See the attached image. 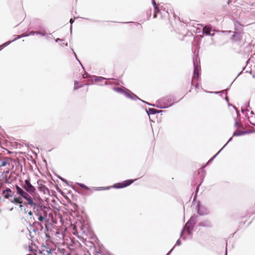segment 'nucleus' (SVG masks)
Masks as SVG:
<instances>
[{"instance_id": "obj_15", "label": "nucleus", "mask_w": 255, "mask_h": 255, "mask_svg": "<svg viewBox=\"0 0 255 255\" xmlns=\"http://www.w3.org/2000/svg\"><path fill=\"white\" fill-rule=\"evenodd\" d=\"M21 211L23 212L26 213L28 212V210L27 207H25L24 205L20 204L19 207Z\"/></svg>"}, {"instance_id": "obj_12", "label": "nucleus", "mask_w": 255, "mask_h": 255, "mask_svg": "<svg viewBox=\"0 0 255 255\" xmlns=\"http://www.w3.org/2000/svg\"><path fill=\"white\" fill-rule=\"evenodd\" d=\"M28 250L29 251V253L26 255H37V251H38V250H36L35 249H33L32 247L29 246Z\"/></svg>"}, {"instance_id": "obj_9", "label": "nucleus", "mask_w": 255, "mask_h": 255, "mask_svg": "<svg viewBox=\"0 0 255 255\" xmlns=\"http://www.w3.org/2000/svg\"><path fill=\"white\" fill-rule=\"evenodd\" d=\"M242 38V35L238 32H235L233 35V39L235 41H240Z\"/></svg>"}, {"instance_id": "obj_29", "label": "nucleus", "mask_w": 255, "mask_h": 255, "mask_svg": "<svg viewBox=\"0 0 255 255\" xmlns=\"http://www.w3.org/2000/svg\"><path fill=\"white\" fill-rule=\"evenodd\" d=\"M188 223H187L186 224V226H188Z\"/></svg>"}, {"instance_id": "obj_6", "label": "nucleus", "mask_w": 255, "mask_h": 255, "mask_svg": "<svg viewBox=\"0 0 255 255\" xmlns=\"http://www.w3.org/2000/svg\"><path fill=\"white\" fill-rule=\"evenodd\" d=\"M14 192L9 188H6L5 190L2 191V194L5 199H9L13 196Z\"/></svg>"}, {"instance_id": "obj_22", "label": "nucleus", "mask_w": 255, "mask_h": 255, "mask_svg": "<svg viewBox=\"0 0 255 255\" xmlns=\"http://www.w3.org/2000/svg\"><path fill=\"white\" fill-rule=\"evenodd\" d=\"M78 185L81 187H82V188L83 189H85L86 190H89L90 188L87 187L86 185H85V184H82V183H79Z\"/></svg>"}, {"instance_id": "obj_7", "label": "nucleus", "mask_w": 255, "mask_h": 255, "mask_svg": "<svg viewBox=\"0 0 255 255\" xmlns=\"http://www.w3.org/2000/svg\"><path fill=\"white\" fill-rule=\"evenodd\" d=\"M199 77V69L197 65H194V73L192 80V83L193 84L194 79H198Z\"/></svg>"}, {"instance_id": "obj_23", "label": "nucleus", "mask_w": 255, "mask_h": 255, "mask_svg": "<svg viewBox=\"0 0 255 255\" xmlns=\"http://www.w3.org/2000/svg\"><path fill=\"white\" fill-rule=\"evenodd\" d=\"M199 83H196L195 84V91L196 92V93H198L199 92Z\"/></svg>"}, {"instance_id": "obj_4", "label": "nucleus", "mask_w": 255, "mask_h": 255, "mask_svg": "<svg viewBox=\"0 0 255 255\" xmlns=\"http://www.w3.org/2000/svg\"><path fill=\"white\" fill-rule=\"evenodd\" d=\"M23 198L27 201V203L25 204L26 205H29L33 207L34 209H37V207L39 208V206H38V204L36 203L33 202L31 196L28 193H27Z\"/></svg>"}, {"instance_id": "obj_19", "label": "nucleus", "mask_w": 255, "mask_h": 255, "mask_svg": "<svg viewBox=\"0 0 255 255\" xmlns=\"http://www.w3.org/2000/svg\"><path fill=\"white\" fill-rule=\"evenodd\" d=\"M160 11L159 8L157 6H155L154 7V13L153 14V18H156L157 17V14Z\"/></svg>"}, {"instance_id": "obj_26", "label": "nucleus", "mask_w": 255, "mask_h": 255, "mask_svg": "<svg viewBox=\"0 0 255 255\" xmlns=\"http://www.w3.org/2000/svg\"><path fill=\"white\" fill-rule=\"evenodd\" d=\"M74 21V20L72 18H71L70 20V23L72 24Z\"/></svg>"}, {"instance_id": "obj_1", "label": "nucleus", "mask_w": 255, "mask_h": 255, "mask_svg": "<svg viewBox=\"0 0 255 255\" xmlns=\"http://www.w3.org/2000/svg\"><path fill=\"white\" fill-rule=\"evenodd\" d=\"M45 207L39 206L36 209V211H34L36 216H38V220L40 222H43L44 219L47 216V212L45 210Z\"/></svg>"}, {"instance_id": "obj_13", "label": "nucleus", "mask_w": 255, "mask_h": 255, "mask_svg": "<svg viewBox=\"0 0 255 255\" xmlns=\"http://www.w3.org/2000/svg\"><path fill=\"white\" fill-rule=\"evenodd\" d=\"M11 202L14 204H21L22 203V199L20 197H14Z\"/></svg>"}, {"instance_id": "obj_11", "label": "nucleus", "mask_w": 255, "mask_h": 255, "mask_svg": "<svg viewBox=\"0 0 255 255\" xmlns=\"http://www.w3.org/2000/svg\"><path fill=\"white\" fill-rule=\"evenodd\" d=\"M28 216L29 217V222L33 224L36 223L34 218L32 216V212L31 210L28 211Z\"/></svg>"}, {"instance_id": "obj_24", "label": "nucleus", "mask_w": 255, "mask_h": 255, "mask_svg": "<svg viewBox=\"0 0 255 255\" xmlns=\"http://www.w3.org/2000/svg\"><path fill=\"white\" fill-rule=\"evenodd\" d=\"M152 3H153V4L154 5V7H155V6H157V5H156V2H155V1L154 0H153Z\"/></svg>"}, {"instance_id": "obj_17", "label": "nucleus", "mask_w": 255, "mask_h": 255, "mask_svg": "<svg viewBox=\"0 0 255 255\" xmlns=\"http://www.w3.org/2000/svg\"><path fill=\"white\" fill-rule=\"evenodd\" d=\"M36 34L37 35L39 34L41 36H44L45 34V33L43 31H31L30 33V34Z\"/></svg>"}, {"instance_id": "obj_20", "label": "nucleus", "mask_w": 255, "mask_h": 255, "mask_svg": "<svg viewBox=\"0 0 255 255\" xmlns=\"http://www.w3.org/2000/svg\"><path fill=\"white\" fill-rule=\"evenodd\" d=\"M82 87V85L80 84V83L78 81H75L74 83V89L75 90L78 89L80 87Z\"/></svg>"}, {"instance_id": "obj_18", "label": "nucleus", "mask_w": 255, "mask_h": 255, "mask_svg": "<svg viewBox=\"0 0 255 255\" xmlns=\"http://www.w3.org/2000/svg\"><path fill=\"white\" fill-rule=\"evenodd\" d=\"M114 90L115 91L118 92V93H123L125 92V90L121 88H119V87L114 88Z\"/></svg>"}, {"instance_id": "obj_2", "label": "nucleus", "mask_w": 255, "mask_h": 255, "mask_svg": "<svg viewBox=\"0 0 255 255\" xmlns=\"http://www.w3.org/2000/svg\"><path fill=\"white\" fill-rule=\"evenodd\" d=\"M22 187L26 190V192L29 194H33L35 193L36 189L30 182V180H25Z\"/></svg>"}, {"instance_id": "obj_21", "label": "nucleus", "mask_w": 255, "mask_h": 255, "mask_svg": "<svg viewBox=\"0 0 255 255\" xmlns=\"http://www.w3.org/2000/svg\"><path fill=\"white\" fill-rule=\"evenodd\" d=\"M8 161V159L2 161L0 164V167L5 166L7 164H9V162Z\"/></svg>"}, {"instance_id": "obj_16", "label": "nucleus", "mask_w": 255, "mask_h": 255, "mask_svg": "<svg viewBox=\"0 0 255 255\" xmlns=\"http://www.w3.org/2000/svg\"><path fill=\"white\" fill-rule=\"evenodd\" d=\"M247 132L246 131H243V130H236L235 132H234V135H243L245 133H246Z\"/></svg>"}, {"instance_id": "obj_8", "label": "nucleus", "mask_w": 255, "mask_h": 255, "mask_svg": "<svg viewBox=\"0 0 255 255\" xmlns=\"http://www.w3.org/2000/svg\"><path fill=\"white\" fill-rule=\"evenodd\" d=\"M15 187L17 191V193L21 195L23 198L28 193L18 185H16Z\"/></svg>"}, {"instance_id": "obj_25", "label": "nucleus", "mask_w": 255, "mask_h": 255, "mask_svg": "<svg viewBox=\"0 0 255 255\" xmlns=\"http://www.w3.org/2000/svg\"><path fill=\"white\" fill-rule=\"evenodd\" d=\"M87 77V74H83V78H86Z\"/></svg>"}, {"instance_id": "obj_5", "label": "nucleus", "mask_w": 255, "mask_h": 255, "mask_svg": "<svg viewBox=\"0 0 255 255\" xmlns=\"http://www.w3.org/2000/svg\"><path fill=\"white\" fill-rule=\"evenodd\" d=\"M133 180H125L123 182L115 184L113 187L116 188H125L130 185L131 183L133 182Z\"/></svg>"}, {"instance_id": "obj_28", "label": "nucleus", "mask_w": 255, "mask_h": 255, "mask_svg": "<svg viewBox=\"0 0 255 255\" xmlns=\"http://www.w3.org/2000/svg\"><path fill=\"white\" fill-rule=\"evenodd\" d=\"M37 224L39 225H41V223H37Z\"/></svg>"}, {"instance_id": "obj_27", "label": "nucleus", "mask_w": 255, "mask_h": 255, "mask_svg": "<svg viewBox=\"0 0 255 255\" xmlns=\"http://www.w3.org/2000/svg\"><path fill=\"white\" fill-rule=\"evenodd\" d=\"M251 122V123L252 125H253L255 126V122Z\"/></svg>"}, {"instance_id": "obj_14", "label": "nucleus", "mask_w": 255, "mask_h": 255, "mask_svg": "<svg viewBox=\"0 0 255 255\" xmlns=\"http://www.w3.org/2000/svg\"><path fill=\"white\" fill-rule=\"evenodd\" d=\"M211 30V27L209 26H205L203 27V31L207 35H210Z\"/></svg>"}, {"instance_id": "obj_10", "label": "nucleus", "mask_w": 255, "mask_h": 255, "mask_svg": "<svg viewBox=\"0 0 255 255\" xmlns=\"http://www.w3.org/2000/svg\"><path fill=\"white\" fill-rule=\"evenodd\" d=\"M51 252L48 250H43V251L38 250L37 251V255H50Z\"/></svg>"}, {"instance_id": "obj_3", "label": "nucleus", "mask_w": 255, "mask_h": 255, "mask_svg": "<svg viewBox=\"0 0 255 255\" xmlns=\"http://www.w3.org/2000/svg\"><path fill=\"white\" fill-rule=\"evenodd\" d=\"M37 183V188L40 192H43L44 194H49V190L45 185L44 182L42 180H38Z\"/></svg>"}]
</instances>
